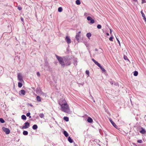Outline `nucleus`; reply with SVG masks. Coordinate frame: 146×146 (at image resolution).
I'll return each mask as SVG.
<instances>
[{"label":"nucleus","mask_w":146,"mask_h":146,"mask_svg":"<svg viewBox=\"0 0 146 146\" xmlns=\"http://www.w3.org/2000/svg\"><path fill=\"white\" fill-rule=\"evenodd\" d=\"M64 102L63 101H60L59 102L58 104L60 106L61 110L62 111L65 113H68L70 110L65 100H64Z\"/></svg>","instance_id":"obj_1"},{"label":"nucleus","mask_w":146,"mask_h":146,"mask_svg":"<svg viewBox=\"0 0 146 146\" xmlns=\"http://www.w3.org/2000/svg\"><path fill=\"white\" fill-rule=\"evenodd\" d=\"M64 58L65 66H68L70 65L71 64L72 57L69 56H64Z\"/></svg>","instance_id":"obj_2"},{"label":"nucleus","mask_w":146,"mask_h":146,"mask_svg":"<svg viewBox=\"0 0 146 146\" xmlns=\"http://www.w3.org/2000/svg\"><path fill=\"white\" fill-rule=\"evenodd\" d=\"M56 57L61 66L63 67H64L65 66V64L64 61V56L62 58L60 56L56 55Z\"/></svg>","instance_id":"obj_3"},{"label":"nucleus","mask_w":146,"mask_h":146,"mask_svg":"<svg viewBox=\"0 0 146 146\" xmlns=\"http://www.w3.org/2000/svg\"><path fill=\"white\" fill-rule=\"evenodd\" d=\"M2 129L3 131L5 132L6 134H8L10 133V130L8 128L3 127Z\"/></svg>","instance_id":"obj_4"},{"label":"nucleus","mask_w":146,"mask_h":146,"mask_svg":"<svg viewBox=\"0 0 146 146\" xmlns=\"http://www.w3.org/2000/svg\"><path fill=\"white\" fill-rule=\"evenodd\" d=\"M17 78H18V80L20 82H22L23 81V78L21 73H19V74H18Z\"/></svg>","instance_id":"obj_5"},{"label":"nucleus","mask_w":146,"mask_h":146,"mask_svg":"<svg viewBox=\"0 0 146 146\" xmlns=\"http://www.w3.org/2000/svg\"><path fill=\"white\" fill-rule=\"evenodd\" d=\"M30 126V123L28 122H26L24 123V125L23 126L22 129H26L28 128Z\"/></svg>","instance_id":"obj_6"},{"label":"nucleus","mask_w":146,"mask_h":146,"mask_svg":"<svg viewBox=\"0 0 146 146\" xmlns=\"http://www.w3.org/2000/svg\"><path fill=\"white\" fill-rule=\"evenodd\" d=\"M87 19L88 21H90V23L92 24L94 23V20L91 17L88 16L87 17Z\"/></svg>","instance_id":"obj_7"},{"label":"nucleus","mask_w":146,"mask_h":146,"mask_svg":"<svg viewBox=\"0 0 146 146\" xmlns=\"http://www.w3.org/2000/svg\"><path fill=\"white\" fill-rule=\"evenodd\" d=\"M80 31H79L76 34V38L77 40L79 42V38L80 37Z\"/></svg>","instance_id":"obj_8"},{"label":"nucleus","mask_w":146,"mask_h":146,"mask_svg":"<svg viewBox=\"0 0 146 146\" xmlns=\"http://www.w3.org/2000/svg\"><path fill=\"white\" fill-rule=\"evenodd\" d=\"M44 70L47 71L50 70V66L49 64H44Z\"/></svg>","instance_id":"obj_9"},{"label":"nucleus","mask_w":146,"mask_h":146,"mask_svg":"<svg viewBox=\"0 0 146 146\" xmlns=\"http://www.w3.org/2000/svg\"><path fill=\"white\" fill-rule=\"evenodd\" d=\"M65 40L68 44H69L71 43V40L69 37L67 36L65 38Z\"/></svg>","instance_id":"obj_10"},{"label":"nucleus","mask_w":146,"mask_h":146,"mask_svg":"<svg viewBox=\"0 0 146 146\" xmlns=\"http://www.w3.org/2000/svg\"><path fill=\"white\" fill-rule=\"evenodd\" d=\"M110 121L112 125L116 128L117 129L118 126L116 125L115 123L111 119H110Z\"/></svg>","instance_id":"obj_11"},{"label":"nucleus","mask_w":146,"mask_h":146,"mask_svg":"<svg viewBox=\"0 0 146 146\" xmlns=\"http://www.w3.org/2000/svg\"><path fill=\"white\" fill-rule=\"evenodd\" d=\"M19 94L20 95H22L24 96L25 94V92L24 90H22L19 91Z\"/></svg>","instance_id":"obj_12"},{"label":"nucleus","mask_w":146,"mask_h":146,"mask_svg":"<svg viewBox=\"0 0 146 146\" xmlns=\"http://www.w3.org/2000/svg\"><path fill=\"white\" fill-rule=\"evenodd\" d=\"M141 130L139 131V132L142 134H145L146 132L145 129L142 127H141Z\"/></svg>","instance_id":"obj_13"},{"label":"nucleus","mask_w":146,"mask_h":146,"mask_svg":"<svg viewBox=\"0 0 146 146\" xmlns=\"http://www.w3.org/2000/svg\"><path fill=\"white\" fill-rule=\"evenodd\" d=\"M92 60L94 62V63L96 65H97L98 66H100V64L98 62L96 61L94 58H92Z\"/></svg>","instance_id":"obj_14"},{"label":"nucleus","mask_w":146,"mask_h":146,"mask_svg":"<svg viewBox=\"0 0 146 146\" xmlns=\"http://www.w3.org/2000/svg\"><path fill=\"white\" fill-rule=\"evenodd\" d=\"M87 121L89 123H92L93 122V119L89 117L87 119Z\"/></svg>","instance_id":"obj_15"},{"label":"nucleus","mask_w":146,"mask_h":146,"mask_svg":"<svg viewBox=\"0 0 146 146\" xmlns=\"http://www.w3.org/2000/svg\"><path fill=\"white\" fill-rule=\"evenodd\" d=\"M68 140L69 141V142L70 143H71L73 142V140L70 136H69L68 137Z\"/></svg>","instance_id":"obj_16"},{"label":"nucleus","mask_w":146,"mask_h":146,"mask_svg":"<svg viewBox=\"0 0 146 146\" xmlns=\"http://www.w3.org/2000/svg\"><path fill=\"white\" fill-rule=\"evenodd\" d=\"M98 67L100 68L101 69L103 72H106V70L102 66H101L100 64V66H98Z\"/></svg>","instance_id":"obj_17"},{"label":"nucleus","mask_w":146,"mask_h":146,"mask_svg":"<svg viewBox=\"0 0 146 146\" xmlns=\"http://www.w3.org/2000/svg\"><path fill=\"white\" fill-rule=\"evenodd\" d=\"M32 128L34 130H36L38 128V126L36 125L35 124L33 125Z\"/></svg>","instance_id":"obj_18"},{"label":"nucleus","mask_w":146,"mask_h":146,"mask_svg":"<svg viewBox=\"0 0 146 146\" xmlns=\"http://www.w3.org/2000/svg\"><path fill=\"white\" fill-rule=\"evenodd\" d=\"M63 134L66 137H67L68 136V134L67 132L65 131H63Z\"/></svg>","instance_id":"obj_19"},{"label":"nucleus","mask_w":146,"mask_h":146,"mask_svg":"<svg viewBox=\"0 0 146 146\" xmlns=\"http://www.w3.org/2000/svg\"><path fill=\"white\" fill-rule=\"evenodd\" d=\"M86 36L88 38H89L90 37H91L92 36L91 33H89L86 34Z\"/></svg>","instance_id":"obj_20"},{"label":"nucleus","mask_w":146,"mask_h":146,"mask_svg":"<svg viewBox=\"0 0 146 146\" xmlns=\"http://www.w3.org/2000/svg\"><path fill=\"white\" fill-rule=\"evenodd\" d=\"M36 100L38 102H40L41 101V98L40 96H37L36 97Z\"/></svg>","instance_id":"obj_21"},{"label":"nucleus","mask_w":146,"mask_h":146,"mask_svg":"<svg viewBox=\"0 0 146 146\" xmlns=\"http://www.w3.org/2000/svg\"><path fill=\"white\" fill-rule=\"evenodd\" d=\"M21 119L23 120H26L27 119L26 116L25 115H22L21 117Z\"/></svg>","instance_id":"obj_22"},{"label":"nucleus","mask_w":146,"mask_h":146,"mask_svg":"<svg viewBox=\"0 0 146 146\" xmlns=\"http://www.w3.org/2000/svg\"><path fill=\"white\" fill-rule=\"evenodd\" d=\"M76 3L77 5H80L81 3L80 0H76Z\"/></svg>","instance_id":"obj_23"},{"label":"nucleus","mask_w":146,"mask_h":146,"mask_svg":"<svg viewBox=\"0 0 146 146\" xmlns=\"http://www.w3.org/2000/svg\"><path fill=\"white\" fill-rule=\"evenodd\" d=\"M28 133L27 131H24L23 132V134L25 135H27L28 134Z\"/></svg>","instance_id":"obj_24"},{"label":"nucleus","mask_w":146,"mask_h":146,"mask_svg":"<svg viewBox=\"0 0 146 146\" xmlns=\"http://www.w3.org/2000/svg\"><path fill=\"white\" fill-rule=\"evenodd\" d=\"M23 84L21 82H19L18 83V86L20 88L22 87V86Z\"/></svg>","instance_id":"obj_25"},{"label":"nucleus","mask_w":146,"mask_h":146,"mask_svg":"<svg viewBox=\"0 0 146 146\" xmlns=\"http://www.w3.org/2000/svg\"><path fill=\"white\" fill-rule=\"evenodd\" d=\"M64 119L66 121H69V118L67 117H64Z\"/></svg>","instance_id":"obj_26"},{"label":"nucleus","mask_w":146,"mask_h":146,"mask_svg":"<svg viewBox=\"0 0 146 146\" xmlns=\"http://www.w3.org/2000/svg\"><path fill=\"white\" fill-rule=\"evenodd\" d=\"M0 122L1 123H3L5 122V121L3 118H0Z\"/></svg>","instance_id":"obj_27"},{"label":"nucleus","mask_w":146,"mask_h":146,"mask_svg":"<svg viewBox=\"0 0 146 146\" xmlns=\"http://www.w3.org/2000/svg\"><path fill=\"white\" fill-rule=\"evenodd\" d=\"M138 74V72L137 71H135L134 72L133 75L135 76H137Z\"/></svg>","instance_id":"obj_28"},{"label":"nucleus","mask_w":146,"mask_h":146,"mask_svg":"<svg viewBox=\"0 0 146 146\" xmlns=\"http://www.w3.org/2000/svg\"><path fill=\"white\" fill-rule=\"evenodd\" d=\"M62 11V7H60L58 8V11L59 12H61Z\"/></svg>","instance_id":"obj_29"},{"label":"nucleus","mask_w":146,"mask_h":146,"mask_svg":"<svg viewBox=\"0 0 146 146\" xmlns=\"http://www.w3.org/2000/svg\"><path fill=\"white\" fill-rule=\"evenodd\" d=\"M39 116L40 118H42L44 117V115L43 113H41L39 114Z\"/></svg>","instance_id":"obj_30"},{"label":"nucleus","mask_w":146,"mask_h":146,"mask_svg":"<svg viewBox=\"0 0 146 146\" xmlns=\"http://www.w3.org/2000/svg\"><path fill=\"white\" fill-rule=\"evenodd\" d=\"M31 113L30 112H28L26 114V115L27 117H29V118H31V116L30 115Z\"/></svg>","instance_id":"obj_31"},{"label":"nucleus","mask_w":146,"mask_h":146,"mask_svg":"<svg viewBox=\"0 0 146 146\" xmlns=\"http://www.w3.org/2000/svg\"><path fill=\"white\" fill-rule=\"evenodd\" d=\"M123 58L125 60H128L129 61V59H128L127 56L124 55L123 56Z\"/></svg>","instance_id":"obj_32"},{"label":"nucleus","mask_w":146,"mask_h":146,"mask_svg":"<svg viewBox=\"0 0 146 146\" xmlns=\"http://www.w3.org/2000/svg\"><path fill=\"white\" fill-rule=\"evenodd\" d=\"M97 28L98 29H101L102 28L101 25H98L97 26Z\"/></svg>","instance_id":"obj_33"},{"label":"nucleus","mask_w":146,"mask_h":146,"mask_svg":"<svg viewBox=\"0 0 146 146\" xmlns=\"http://www.w3.org/2000/svg\"><path fill=\"white\" fill-rule=\"evenodd\" d=\"M141 13L142 16L143 17L145 16V14L143 12L142 10L141 11Z\"/></svg>","instance_id":"obj_34"},{"label":"nucleus","mask_w":146,"mask_h":146,"mask_svg":"<svg viewBox=\"0 0 146 146\" xmlns=\"http://www.w3.org/2000/svg\"><path fill=\"white\" fill-rule=\"evenodd\" d=\"M86 74L88 76L89 75L90 72L89 70H86Z\"/></svg>","instance_id":"obj_35"},{"label":"nucleus","mask_w":146,"mask_h":146,"mask_svg":"<svg viewBox=\"0 0 146 146\" xmlns=\"http://www.w3.org/2000/svg\"><path fill=\"white\" fill-rule=\"evenodd\" d=\"M137 142L139 143H141L142 142V141L141 140H139L137 141Z\"/></svg>","instance_id":"obj_36"},{"label":"nucleus","mask_w":146,"mask_h":146,"mask_svg":"<svg viewBox=\"0 0 146 146\" xmlns=\"http://www.w3.org/2000/svg\"><path fill=\"white\" fill-rule=\"evenodd\" d=\"M113 37L112 36H111L109 38V40L111 41H113Z\"/></svg>","instance_id":"obj_37"},{"label":"nucleus","mask_w":146,"mask_h":146,"mask_svg":"<svg viewBox=\"0 0 146 146\" xmlns=\"http://www.w3.org/2000/svg\"><path fill=\"white\" fill-rule=\"evenodd\" d=\"M44 64H49L47 60H44Z\"/></svg>","instance_id":"obj_38"},{"label":"nucleus","mask_w":146,"mask_h":146,"mask_svg":"<svg viewBox=\"0 0 146 146\" xmlns=\"http://www.w3.org/2000/svg\"><path fill=\"white\" fill-rule=\"evenodd\" d=\"M36 74L37 76L39 77L40 76V74L39 72H37L36 73Z\"/></svg>","instance_id":"obj_39"},{"label":"nucleus","mask_w":146,"mask_h":146,"mask_svg":"<svg viewBox=\"0 0 146 146\" xmlns=\"http://www.w3.org/2000/svg\"><path fill=\"white\" fill-rule=\"evenodd\" d=\"M17 9L20 11L21 10V9H22V7H20L19 6L18 8H17Z\"/></svg>","instance_id":"obj_40"},{"label":"nucleus","mask_w":146,"mask_h":146,"mask_svg":"<svg viewBox=\"0 0 146 146\" xmlns=\"http://www.w3.org/2000/svg\"><path fill=\"white\" fill-rule=\"evenodd\" d=\"M142 2H141L142 4H143V3L146 2L145 0H142Z\"/></svg>","instance_id":"obj_41"},{"label":"nucleus","mask_w":146,"mask_h":146,"mask_svg":"<svg viewBox=\"0 0 146 146\" xmlns=\"http://www.w3.org/2000/svg\"><path fill=\"white\" fill-rule=\"evenodd\" d=\"M116 38L117 40V41L118 42L119 44L120 45V42L119 41V40L118 39L117 37H116Z\"/></svg>","instance_id":"obj_42"},{"label":"nucleus","mask_w":146,"mask_h":146,"mask_svg":"<svg viewBox=\"0 0 146 146\" xmlns=\"http://www.w3.org/2000/svg\"><path fill=\"white\" fill-rule=\"evenodd\" d=\"M40 88H37L36 89V92H38V91H39V90H40Z\"/></svg>","instance_id":"obj_43"},{"label":"nucleus","mask_w":146,"mask_h":146,"mask_svg":"<svg viewBox=\"0 0 146 146\" xmlns=\"http://www.w3.org/2000/svg\"><path fill=\"white\" fill-rule=\"evenodd\" d=\"M143 17V19L145 20V21H146V18L145 17V16L144 17Z\"/></svg>","instance_id":"obj_44"},{"label":"nucleus","mask_w":146,"mask_h":146,"mask_svg":"<svg viewBox=\"0 0 146 146\" xmlns=\"http://www.w3.org/2000/svg\"><path fill=\"white\" fill-rule=\"evenodd\" d=\"M21 21L22 22H24V20H23V18L22 17H21Z\"/></svg>","instance_id":"obj_45"},{"label":"nucleus","mask_w":146,"mask_h":146,"mask_svg":"<svg viewBox=\"0 0 146 146\" xmlns=\"http://www.w3.org/2000/svg\"><path fill=\"white\" fill-rule=\"evenodd\" d=\"M110 83L112 85L113 84V81H111L110 82Z\"/></svg>","instance_id":"obj_46"},{"label":"nucleus","mask_w":146,"mask_h":146,"mask_svg":"<svg viewBox=\"0 0 146 146\" xmlns=\"http://www.w3.org/2000/svg\"><path fill=\"white\" fill-rule=\"evenodd\" d=\"M78 84H80L78 83ZM84 83H82L80 84H81L82 86H83V85H84Z\"/></svg>","instance_id":"obj_47"},{"label":"nucleus","mask_w":146,"mask_h":146,"mask_svg":"<svg viewBox=\"0 0 146 146\" xmlns=\"http://www.w3.org/2000/svg\"><path fill=\"white\" fill-rule=\"evenodd\" d=\"M106 35H107V36H109V33H106Z\"/></svg>","instance_id":"obj_48"},{"label":"nucleus","mask_w":146,"mask_h":146,"mask_svg":"<svg viewBox=\"0 0 146 146\" xmlns=\"http://www.w3.org/2000/svg\"><path fill=\"white\" fill-rule=\"evenodd\" d=\"M95 50L96 51H98V49L97 48H95Z\"/></svg>","instance_id":"obj_49"},{"label":"nucleus","mask_w":146,"mask_h":146,"mask_svg":"<svg viewBox=\"0 0 146 146\" xmlns=\"http://www.w3.org/2000/svg\"><path fill=\"white\" fill-rule=\"evenodd\" d=\"M133 1L136 2H137V0H133Z\"/></svg>","instance_id":"obj_50"},{"label":"nucleus","mask_w":146,"mask_h":146,"mask_svg":"<svg viewBox=\"0 0 146 146\" xmlns=\"http://www.w3.org/2000/svg\"><path fill=\"white\" fill-rule=\"evenodd\" d=\"M110 33H111V29H110Z\"/></svg>","instance_id":"obj_51"},{"label":"nucleus","mask_w":146,"mask_h":146,"mask_svg":"<svg viewBox=\"0 0 146 146\" xmlns=\"http://www.w3.org/2000/svg\"><path fill=\"white\" fill-rule=\"evenodd\" d=\"M30 106H33L32 105H31V104H30Z\"/></svg>","instance_id":"obj_52"},{"label":"nucleus","mask_w":146,"mask_h":146,"mask_svg":"<svg viewBox=\"0 0 146 146\" xmlns=\"http://www.w3.org/2000/svg\"><path fill=\"white\" fill-rule=\"evenodd\" d=\"M93 101H94V102H95V100H93Z\"/></svg>","instance_id":"obj_53"},{"label":"nucleus","mask_w":146,"mask_h":146,"mask_svg":"<svg viewBox=\"0 0 146 146\" xmlns=\"http://www.w3.org/2000/svg\"><path fill=\"white\" fill-rule=\"evenodd\" d=\"M34 40L36 41V40Z\"/></svg>","instance_id":"obj_54"},{"label":"nucleus","mask_w":146,"mask_h":146,"mask_svg":"<svg viewBox=\"0 0 146 146\" xmlns=\"http://www.w3.org/2000/svg\"><path fill=\"white\" fill-rule=\"evenodd\" d=\"M34 40L36 41V40Z\"/></svg>","instance_id":"obj_55"}]
</instances>
